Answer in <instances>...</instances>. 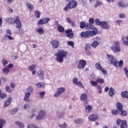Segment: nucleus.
Returning <instances> with one entry per match:
<instances>
[{"mask_svg": "<svg viewBox=\"0 0 128 128\" xmlns=\"http://www.w3.org/2000/svg\"><path fill=\"white\" fill-rule=\"evenodd\" d=\"M68 52L64 50H60L55 54L56 56V60L58 62H62L64 58H66Z\"/></svg>", "mask_w": 128, "mask_h": 128, "instance_id": "f257e3e1", "label": "nucleus"}, {"mask_svg": "<svg viewBox=\"0 0 128 128\" xmlns=\"http://www.w3.org/2000/svg\"><path fill=\"white\" fill-rule=\"evenodd\" d=\"M32 92H34V87L32 86H28L26 88V92L24 94V102H32V100L30 98V96Z\"/></svg>", "mask_w": 128, "mask_h": 128, "instance_id": "f03ea898", "label": "nucleus"}, {"mask_svg": "<svg viewBox=\"0 0 128 128\" xmlns=\"http://www.w3.org/2000/svg\"><path fill=\"white\" fill-rule=\"evenodd\" d=\"M98 34V30H96L94 31L88 30L82 32L80 34V36L84 38H89L90 36H94Z\"/></svg>", "mask_w": 128, "mask_h": 128, "instance_id": "7ed1b4c3", "label": "nucleus"}, {"mask_svg": "<svg viewBox=\"0 0 128 128\" xmlns=\"http://www.w3.org/2000/svg\"><path fill=\"white\" fill-rule=\"evenodd\" d=\"M110 49L112 50L114 54L120 52L122 50L120 46V42L118 41L114 42V44L110 47Z\"/></svg>", "mask_w": 128, "mask_h": 128, "instance_id": "20e7f679", "label": "nucleus"}, {"mask_svg": "<svg viewBox=\"0 0 128 128\" xmlns=\"http://www.w3.org/2000/svg\"><path fill=\"white\" fill-rule=\"evenodd\" d=\"M107 59L108 60V62H110L112 66H116V68H118V60H116V58L114 56L110 54H107Z\"/></svg>", "mask_w": 128, "mask_h": 128, "instance_id": "39448f33", "label": "nucleus"}, {"mask_svg": "<svg viewBox=\"0 0 128 128\" xmlns=\"http://www.w3.org/2000/svg\"><path fill=\"white\" fill-rule=\"evenodd\" d=\"M78 2L75 0H72L64 8L65 12H68V10H72L76 8Z\"/></svg>", "mask_w": 128, "mask_h": 128, "instance_id": "423d86ee", "label": "nucleus"}, {"mask_svg": "<svg viewBox=\"0 0 128 128\" xmlns=\"http://www.w3.org/2000/svg\"><path fill=\"white\" fill-rule=\"evenodd\" d=\"M13 20V23L16 24V28H18L20 32V30H20V28H22V22L20 20V18H18V16H16L14 18Z\"/></svg>", "mask_w": 128, "mask_h": 128, "instance_id": "0eeeda50", "label": "nucleus"}, {"mask_svg": "<svg viewBox=\"0 0 128 128\" xmlns=\"http://www.w3.org/2000/svg\"><path fill=\"white\" fill-rule=\"evenodd\" d=\"M46 113L44 110H40L38 112V115L36 116V120H42L46 118Z\"/></svg>", "mask_w": 128, "mask_h": 128, "instance_id": "6e6552de", "label": "nucleus"}, {"mask_svg": "<svg viewBox=\"0 0 128 128\" xmlns=\"http://www.w3.org/2000/svg\"><path fill=\"white\" fill-rule=\"evenodd\" d=\"M84 106L85 107V112L87 114H90L92 112V106L88 104V101H86L84 102Z\"/></svg>", "mask_w": 128, "mask_h": 128, "instance_id": "1a4fd4ad", "label": "nucleus"}, {"mask_svg": "<svg viewBox=\"0 0 128 128\" xmlns=\"http://www.w3.org/2000/svg\"><path fill=\"white\" fill-rule=\"evenodd\" d=\"M94 42L92 44V46L94 48H96V46H100V38L95 37L93 38Z\"/></svg>", "mask_w": 128, "mask_h": 128, "instance_id": "9d476101", "label": "nucleus"}, {"mask_svg": "<svg viewBox=\"0 0 128 128\" xmlns=\"http://www.w3.org/2000/svg\"><path fill=\"white\" fill-rule=\"evenodd\" d=\"M66 92V88L64 87H60L57 89V92H56L54 94V98H58L60 96V94H62L64 92Z\"/></svg>", "mask_w": 128, "mask_h": 128, "instance_id": "9b49d317", "label": "nucleus"}, {"mask_svg": "<svg viewBox=\"0 0 128 128\" xmlns=\"http://www.w3.org/2000/svg\"><path fill=\"white\" fill-rule=\"evenodd\" d=\"M100 27L101 28H103V30H110V24H108V22L106 21H102Z\"/></svg>", "mask_w": 128, "mask_h": 128, "instance_id": "f8f14e48", "label": "nucleus"}, {"mask_svg": "<svg viewBox=\"0 0 128 128\" xmlns=\"http://www.w3.org/2000/svg\"><path fill=\"white\" fill-rule=\"evenodd\" d=\"M86 65V62L84 60H79L77 68L78 70H82L84 68Z\"/></svg>", "mask_w": 128, "mask_h": 128, "instance_id": "ddd939ff", "label": "nucleus"}, {"mask_svg": "<svg viewBox=\"0 0 128 128\" xmlns=\"http://www.w3.org/2000/svg\"><path fill=\"white\" fill-rule=\"evenodd\" d=\"M86 30H90V32H94V30H97V34H98V30L96 28L94 27L92 24L90 23H87L86 26Z\"/></svg>", "mask_w": 128, "mask_h": 128, "instance_id": "4468645a", "label": "nucleus"}, {"mask_svg": "<svg viewBox=\"0 0 128 128\" xmlns=\"http://www.w3.org/2000/svg\"><path fill=\"white\" fill-rule=\"evenodd\" d=\"M98 114H94L90 115L88 118V120L90 122H96V120H98Z\"/></svg>", "mask_w": 128, "mask_h": 128, "instance_id": "2eb2a0df", "label": "nucleus"}, {"mask_svg": "<svg viewBox=\"0 0 128 128\" xmlns=\"http://www.w3.org/2000/svg\"><path fill=\"white\" fill-rule=\"evenodd\" d=\"M50 20V18H46L40 19L39 21H38V24L40 26H42V24H48V22Z\"/></svg>", "mask_w": 128, "mask_h": 128, "instance_id": "dca6fc26", "label": "nucleus"}, {"mask_svg": "<svg viewBox=\"0 0 128 128\" xmlns=\"http://www.w3.org/2000/svg\"><path fill=\"white\" fill-rule=\"evenodd\" d=\"M50 44H52L53 48H58L60 46V42L56 40H52L50 42Z\"/></svg>", "mask_w": 128, "mask_h": 128, "instance_id": "f3484780", "label": "nucleus"}, {"mask_svg": "<svg viewBox=\"0 0 128 128\" xmlns=\"http://www.w3.org/2000/svg\"><path fill=\"white\" fill-rule=\"evenodd\" d=\"M12 100V97H8L5 101L4 105V108H8V106L10 104Z\"/></svg>", "mask_w": 128, "mask_h": 128, "instance_id": "a211bd4d", "label": "nucleus"}, {"mask_svg": "<svg viewBox=\"0 0 128 128\" xmlns=\"http://www.w3.org/2000/svg\"><path fill=\"white\" fill-rule=\"evenodd\" d=\"M80 100L82 102H88V94L86 93H83L80 96Z\"/></svg>", "mask_w": 128, "mask_h": 128, "instance_id": "6ab92c4d", "label": "nucleus"}, {"mask_svg": "<svg viewBox=\"0 0 128 128\" xmlns=\"http://www.w3.org/2000/svg\"><path fill=\"white\" fill-rule=\"evenodd\" d=\"M122 41L124 46H128V36L126 37L122 36Z\"/></svg>", "mask_w": 128, "mask_h": 128, "instance_id": "aec40b11", "label": "nucleus"}, {"mask_svg": "<svg viewBox=\"0 0 128 128\" xmlns=\"http://www.w3.org/2000/svg\"><path fill=\"white\" fill-rule=\"evenodd\" d=\"M56 114L58 120H60V118H64V113L60 111H56Z\"/></svg>", "mask_w": 128, "mask_h": 128, "instance_id": "412c9836", "label": "nucleus"}, {"mask_svg": "<svg viewBox=\"0 0 128 128\" xmlns=\"http://www.w3.org/2000/svg\"><path fill=\"white\" fill-rule=\"evenodd\" d=\"M74 122L76 124H84V120L82 118H76L74 120Z\"/></svg>", "mask_w": 128, "mask_h": 128, "instance_id": "4be33fe9", "label": "nucleus"}, {"mask_svg": "<svg viewBox=\"0 0 128 128\" xmlns=\"http://www.w3.org/2000/svg\"><path fill=\"white\" fill-rule=\"evenodd\" d=\"M44 70H39L38 71V76L40 78H44Z\"/></svg>", "mask_w": 128, "mask_h": 128, "instance_id": "5701e85b", "label": "nucleus"}, {"mask_svg": "<svg viewBox=\"0 0 128 128\" xmlns=\"http://www.w3.org/2000/svg\"><path fill=\"white\" fill-rule=\"evenodd\" d=\"M26 6L27 8H28V10H34V4H32L30 2H28L26 4Z\"/></svg>", "mask_w": 128, "mask_h": 128, "instance_id": "b1692460", "label": "nucleus"}, {"mask_svg": "<svg viewBox=\"0 0 128 128\" xmlns=\"http://www.w3.org/2000/svg\"><path fill=\"white\" fill-rule=\"evenodd\" d=\"M109 96L110 97L114 96V94H116V90L112 88V87H111L109 90Z\"/></svg>", "mask_w": 128, "mask_h": 128, "instance_id": "393cba45", "label": "nucleus"}, {"mask_svg": "<svg viewBox=\"0 0 128 128\" xmlns=\"http://www.w3.org/2000/svg\"><path fill=\"white\" fill-rule=\"evenodd\" d=\"M36 31L39 34H44V28H38L36 30Z\"/></svg>", "mask_w": 128, "mask_h": 128, "instance_id": "a878e982", "label": "nucleus"}, {"mask_svg": "<svg viewBox=\"0 0 128 128\" xmlns=\"http://www.w3.org/2000/svg\"><path fill=\"white\" fill-rule=\"evenodd\" d=\"M128 125L126 124V120H123L121 122L120 128H126Z\"/></svg>", "mask_w": 128, "mask_h": 128, "instance_id": "bb28decb", "label": "nucleus"}, {"mask_svg": "<svg viewBox=\"0 0 128 128\" xmlns=\"http://www.w3.org/2000/svg\"><path fill=\"white\" fill-rule=\"evenodd\" d=\"M15 124L16 126H18L20 128H24V124L20 121H16Z\"/></svg>", "mask_w": 128, "mask_h": 128, "instance_id": "cd10ccee", "label": "nucleus"}, {"mask_svg": "<svg viewBox=\"0 0 128 128\" xmlns=\"http://www.w3.org/2000/svg\"><path fill=\"white\" fill-rule=\"evenodd\" d=\"M58 126L60 128H68V125L66 122H64L62 124H59Z\"/></svg>", "mask_w": 128, "mask_h": 128, "instance_id": "c85d7f7f", "label": "nucleus"}, {"mask_svg": "<svg viewBox=\"0 0 128 128\" xmlns=\"http://www.w3.org/2000/svg\"><path fill=\"white\" fill-rule=\"evenodd\" d=\"M57 30L58 32H64V28L62 25L58 26Z\"/></svg>", "mask_w": 128, "mask_h": 128, "instance_id": "c756f323", "label": "nucleus"}, {"mask_svg": "<svg viewBox=\"0 0 128 128\" xmlns=\"http://www.w3.org/2000/svg\"><path fill=\"white\" fill-rule=\"evenodd\" d=\"M116 108L118 110H119L120 112H122V104L118 102L116 104Z\"/></svg>", "mask_w": 128, "mask_h": 128, "instance_id": "7c9ffc66", "label": "nucleus"}, {"mask_svg": "<svg viewBox=\"0 0 128 128\" xmlns=\"http://www.w3.org/2000/svg\"><path fill=\"white\" fill-rule=\"evenodd\" d=\"M95 68H96V70H102V66L100 63L97 62L95 64Z\"/></svg>", "mask_w": 128, "mask_h": 128, "instance_id": "2f4dec72", "label": "nucleus"}, {"mask_svg": "<svg viewBox=\"0 0 128 128\" xmlns=\"http://www.w3.org/2000/svg\"><path fill=\"white\" fill-rule=\"evenodd\" d=\"M102 2L100 0H97L96 1V4L94 5V8H98V6H102Z\"/></svg>", "mask_w": 128, "mask_h": 128, "instance_id": "473e14b6", "label": "nucleus"}, {"mask_svg": "<svg viewBox=\"0 0 128 128\" xmlns=\"http://www.w3.org/2000/svg\"><path fill=\"white\" fill-rule=\"evenodd\" d=\"M121 96L122 98H128V92H123L121 93Z\"/></svg>", "mask_w": 128, "mask_h": 128, "instance_id": "72a5a7b5", "label": "nucleus"}, {"mask_svg": "<svg viewBox=\"0 0 128 128\" xmlns=\"http://www.w3.org/2000/svg\"><path fill=\"white\" fill-rule=\"evenodd\" d=\"M18 108H14V109L10 111V114H16L18 112Z\"/></svg>", "mask_w": 128, "mask_h": 128, "instance_id": "f704fd0d", "label": "nucleus"}, {"mask_svg": "<svg viewBox=\"0 0 128 128\" xmlns=\"http://www.w3.org/2000/svg\"><path fill=\"white\" fill-rule=\"evenodd\" d=\"M6 20L8 22V24H14V18H6Z\"/></svg>", "mask_w": 128, "mask_h": 128, "instance_id": "c9c22d12", "label": "nucleus"}, {"mask_svg": "<svg viewBox=\"0 0 128 128\" xmlns=\"http://www.w3.org/2000/svg\"><path fill=\"white\" fill-rule=\"evenodd\" d=\"M5 90L6 92H8V94H12V88H10V87L9 86H6L5 87Z\"/></svg>", "mask_w": 128, "mask_h": 128, "instance_id": "e433bc0d", "label": "nucleus"}, {"mask_svg": "<svg viewBox=\"0 0 128 128\" xmlns=\"http://www.w3.org/2000/svg\"><path fill=\"white\" fill-rule=\"evenodd\" d=\"M6 121L4 119H0V128H4V124H6Z\"/></svg>", "mask_w": 128, "mask_h": 128, "instance_id": "4c0bfd02", "label": "nucleus"}, {"mask_svg": "<svg viewBox=\"0 0 128 128\" xmlns=\"http://www.w3.org/2000/svg\"><path fill=\"white\" fill-rule=\"evenodd\" d=\"M2 72L4 74H8V72H10V70L7 67H6V68H4L2 70Z\"/></svg>", "mask_w": 128, "mask_h": 128, "instance_id": "58836bf2", "label": "nucleus"}, {"mask_svg": "<svg viewBox=\"0 0 128 128\" xmlns=\"http://www.w3.org/2000/svg\"><path fill=\"white\" fill-rule=\"evenodd\" d=\"M112 114L113 116H117V114H120V111L118 110H112Z\"/></svg>", "mask_w": 128, "mask_h": 128, "instance_id": "ea45409f", "label": "nucleus"}, {"mask_svg": "<svg viewBox=\"0 0 128 128\" xmlns=\"http://www.w3.org/2000/svg\"><path fill=\"white\" fill-rule=\"evenodd\" d=\"M36 64H32L28 66V69L29 70H30V72H32V70H34V68H36Z\"/></svg>", "mask_w": 128, "mask_h": 128, "instance_id": "a19ab883", "label": "nucleus"}, {"mask_svg": "<svg viewBox=\"0 0 128 128\" xmlns=\"http://www.w3.org/2000/svg\"><path fill=\"white\" fill-rule=\"evenodd\" d=\"M34 15L37 18H40V12L38 10H36L34 12Z\"/></svg>", "mask_w": 128, "mask_h": 128, "instance_id": "79ce46f5", "label": "nucleus"}, {"mask_svg": "<svg viewBox=\"0 0 128 128\" xmlns=\"http://www.w3.org/2000/svg\"><path fill=\"white\" fill-rule=\"evenodd\" d=\"M4 36L6 38H8L9 40H14V37H12V36L8 34H6Z\"/></svg>", "mask_w": 128, "mask_h": 128, "instance_id": "37998d69", "label": "nucleus"}, {"mask_svg": "<svg viewBox=\"0 0 128 128\" xmlns=\"http://www.w3.org/2000/svg\"><path fill=\"white\" fill-rule=\"evenodd\" d=\"M86 22H80V28H86Z\"/></svg>", "mask_w": 128, "mask_h": 128, "instance_id": "c03bdc74", "label": "nucleus"}, {"mask_svg": "<svg viewBox=\"0 0 128 128\" xmlns=\"http://www.w3.org/2000/svg\"><path fill=\"white\" fill-rule=\"evenodd\" d=\"M2 62L4 66H6V64H8V62L6 60V59H2Z\"/></svg>", "mask_w": 128, "mask_h": 128, "instance_id": "a18cd8bd", "label": "nucleus"}, {"mask_svg": "<svg viewBox=\"0 0 128 128\" xmlns=\"http://www.w3.org/2000/svg\"><path fill=\"white\" fill-rule=\"evenodd\" d=\"M90 84L92 86H98V82L96 81L91 80Z\"/></svg>", "mask_w": 128, "mask_h": 128, "instance_id": "49530a36", "label": "nucleus"}, {"mask_svg": "<svg viewBox=\"0 0 128 128\" xmlns=\"http://www.w3.org/2000/svg\"><path fill=\"white\" fill-rule=\"evenodd\" d=\"M38 128V126H36L35 124H29L27 128Z\"/></svg>", "mask_w": 128, "mask_h": 128, "instance_id": "de8ad7c7", "label": "nucleus"}, {"mask_svg": "<svg viewBox=\"0 0 128 128\" xmlns=\"http://www.w3.org/2000/svg\"><path fill=\"white\" fill-rule=\"evenodd\" d=\"M96 82H98V84H104V79H100V78H98L96 80Z\"/></svg>", "mask_w": 128, "mask_h": 128, "instance_id": "09e8293b", "label": "nucleus"}, {"mask_svg": "<svg viewBox=\"0 0 128 128\" xmlns=\"http://www.w3.org/2000/svg\"><path fill=\"white\" fill-rule=\"evenodd\" d=\"M84 48L86 50H90V44H86Z\"/></svg>", "mask_w": 128, "mask_h": 128, "instance_id": "8fccbe9b", "label": "nucleus"}, {"mask_svg": "<svg viewBox=\"0 0 128 128\" xmlns=\"http://www.w3.org/2000/svg\"><path fill=\"white\" fill-rule=\"evenodd\" d=\"M95 23L96 26H100V24H102V21L98 19H96L95 20Z\"/></svg>", "mask_w": 128, "mask_h": 128, "instance_id": "3c124183", "label": "nucleus"}, {"mask_svg": "<svg viewBox=\"0 0 128 128\" xmlns=\"http://www.w3.org/2000/svg\"><path fill=\"white\" fill-rule=\"evenodd\" d=\"M6 98V94L3 93L0 94V98H2V100H4Z\"/></svg>", "mask_w": 128, "mask_h": 128, "instance_id": "603ef678", "label": "nucleus"}, {"mask_svg": "<svg viewBox=\"0 0 128 128\" xmlns=\"http://www.w3.org/2000/svg\"><path fill=\"white\" fill-rule=\"evenodd\" d=\"M124 74L126 76V78H128V70L126 68H124Z\"/></svg>", "mask_w": 128, "mask_h": 128, "instance_id": "864d4df0", "label": "nucleus"}, {"mask_svg": "<svg viewBox=\"0 0 128 128\" xmlns=\"http://www.w3.org/2000/svg\"><path fill=\"white\" fill-rule=\"evenodd\" d=\"M76 84V86H80V88H84V85L82 84V83L80 81L78 82Z\"/></svg>", "mask_w": 128, "mask_h": 128, "instance_id": "5fc2aeb1", "label": "nucleus"}, {"mask_svg": "<svg viewBox=\"0 0 128 128\" xmlns=\"http://www.w3.org/2000/svg\"><path fill=\"white\" fill-rule=\"evenodd\" d=\"M68 46H72V48H74V42H72V41H68L67 42Z\"/></svg>", "mask_w": 128, "mask_h": 128, "instance_id": "6e6d98bb", "label": "nucleus"}, {"mask_svg": "<svg viewBox=\"0 0 128 128\" xmlns=\"http://www.w3.org/2000/svg\"><path fill=\"white\" fill-rule=\"evenodd\" d=\"M30 108V106L28 104H26L24 105V110H26L28 108Z\"/></svg>", "mask_w": 128, "mask_h": 128, "instance_id": "4d7b16f0", "label": "nucleus"}, {"mask_svg": "<svg viewBox=\"0 0 128 128\" xmlns=\"http://www.w3.org/2000/svg\"><path fill=\"white\" fill-rule=\"evenodd\" d=\"M100 70L102 72L103 74H104V76H106V74H108V72H106V70L102 68Z\"/></svg>", "mask_w": 128, "mask_h": 128, "instance_id": "13d9d810", "label": "nucleus"}, {"mask_svg": "<svg viewBox=\"0 0 128 128\" xmlns=\"http://www.w3.org/2000/svg\"><path fill=\"white\" fill-rule=\"evenodd\" d=\"M66 36L69 38H74V33L68 34Z\"/></svg>", "mask_w": 128, "mask_h": 128, "instance_id": "bf43d9fd", "label": "nucleus"}, {"mask_svg": "<svg viewBox=\"0 0 128 128\" xmlns=\"http://www.w3.org/2000/svg\"><path fill=\"white\" fill-rule=\"evenodd\" d=\"M123 65H124V61H122V60H120L118 62L119 68H122Z\"/></svg>", "mask_w": 128, "mask_h": 128, "instance_id": "052dcab7", "label": "nucleus"}, {"mask_svg": "<svg viewBox=\"0 0 128 128\" xmlns=\"http://www.w3.org/2000/svg\"><path fill=\"white\" fill-rule=\"evenodd\" d=\"M120 114L123 116H126L128 114V113L126 111L121 110Z\"/></svg>", "mask_w": 128, "mask_h": 128, "instance_id": "680f3d73", "label": "nucleus"}, {"mask_svg": "<svg viewBox=\"0 0 128 128\" xmlns=\"http://www.w3.org/2000/svg\"><path fill=\"white\" fill-rule=\"evenodd\" d=\"M116 23L117 24H118V26H120V24H122V21L120 20H116Z\"/></svg>", "mask_w": 128, "mask_h": 128, "instance_id": "e2e57ef3", "label": "nucleus"}, {"mask_svg": "<svg viewBox=\"0 0 128 128\" xmlns=\"http://www.w3.org/2000/svg\"><path fill=\"white\" fill-rule=\"evenodd\" d=\"M6 68L8 70L12 68H14V64H10L6 66Z\"/></svg>", "mask_w": 128, "mask_h": 128, "instance_id": "0e129e2a", "label": "nucleus"}, {"mask_svg": "<svg viewBox=\"0 0 128 128\" xmlns=\"http://www.w3.org/2000/svg\"><path fill=\"white\" fill-rule=\"evenodd\" d=\"M72 82L74 84H76L78 82V78H74Z\"/></svg>", "mask_w": 128, "mask_h": 128, "instance_id": "69168bd1", "label": "nucleus"}, {"mask_svg": "<svg viewBox=\"0 0 128 128\" xmlns=\"http://www.w3.org/2000/svg\"><path fill=\"white\" fill-rule=\"evenodd\" d=\"M36 86H37V88H42L44 86L43 84H42L40 83H38L36 84Z\"/></svg>", "mask_w": 128, "mask_h": 128, "instance_id": "338daca9", "label": "nucleus"}, {"mask_svg": "<svg viewBox=\"0 0 128 128\" xmlns=\"http://www.w3.org/2000/svg\"><path fill=\"white\" fill-rule=\"evenodd\" d=\"M86 56H92V52L90 50H86Z\"/></svg>", "mask_w": 128, "mask_h": 128, "instance_id": "774afa93", "label": "nucleus"}]
</instances>
